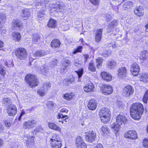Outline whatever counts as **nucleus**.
<instances>
[{"mask_svg": "<svg viewBox=\"0 0 148 148\" xmlns=\"http://www.w3.org/2000/svg\"><path fill=\"white\" fill-rule=\"evenodd\" d=\"M148 58V53L146 51H144L140 53V58L142 60V61L145 60Z\"/></svg>", "mask_w": 148, "mask_h": 148, "instance_id": "31", "label": "nucleus"}, {"mask_svg": "<svg viewBox=\"0 0 148 148\" xmlns=\"http://www.w3.org/2000/svg\"><path fill=\"white\" fill-rule=\"evenodd\" d=\"M94 86L92 83H89L87 84L84 88V89L85 92H92L94 91Z\"/></svg>", "mask_w": 148, "mask_h": 148, "instance_id": "21", "label": "nucleus"}, {"mask_svg": "<svg viewBox=\"0 0 148 148\" xmlns=\"http://www.w3.org/2000/svg\"><path fill=\"white\" fill-rule=\"evenodd\" d=\"M148 100V90H147L145 92L143 97V102L145 103L147 102Z\"/></svg>", "mask_w": 148, "mask_h": 148, "instance_id": "49", "label": "nucleus"}, {"mask_svg": "<svg viewBox=\"0 0 148 148\" xmlns=\"http://www.w3.org/2000/svg\"><path fill=\"white\" fill-rule=\"evenodd\" d=\"M48 126L50 129L60 132H61L60 128L53 123H49L48 124Z\"/></svg>", "mask_w": 148, "mask_h": 148, "instance_id": "27", "label": "nucleus"}, {"mask_svg": "<svg viewBox=\"0 0 148 148\" xmlns=\"http://www.w3.org/2000/svg\"><path fill=\"white\" fill-rule=\"evenodd\" d=\"M134 12L137 16H140L144 14V10L141 6H137L134 9Z\"/></svg>", "mask_w": 148, "mask_h": 148, "instance_id": "17", "label": "nucleus"}, {"mask_svg": "<svg viewBox=\"0 0 148 148\" xmlns=\"http://www.w3.org/2000/svg\"><path fill=\"white\" fill-rule=\"evenodd\" d=\"M85 140L88 142L91 143L94 141L96 138V133L92 130L85 132Z\"/></svg>", "mask_w": 148, "mask_h": 148, "instance_id": "5", "label": "nucleus"}, {"mask_svg": "<svg viewBox=\"0 0 148 148\" xmlns=\"http://www.w3.org/2000/svg\"><path fill=\"white\" fill-rule=\"evenodd\" d=\"M76 145L77 148H80V147L82 144L83 143H85L82 138L80 136H77L76 139Z\"/></svg>", "mask_w": 148, "mask_h": 148, "instance_id": "26", "label": "nucleus"}, {"mask_svg": "<svg viewBox=\"0 0 148 148\" xmlns=\"http://www.w3.org/2000/svg\"><path fill=\"white\" fill-rule=\"evenodd\" d=\"M120 125L116 122L111 125V127L115 132H118L120 129Z\"/></svg>", "mask_w": 148, "mask_h": 148, "instance_id": "25", "label": "nucleus"}, {"mask_svg": "<svg viewBox=\"0 0 148 148\" xmlns=\"http://www.w3.org/2000/svg\"><path fill=\"white\" fill-rule=\"evenodd\" d=\"M51 146L53 148H60L62 146L61 140L58 141H54L52 143H50Z\"/></svg>", "mask_w": 148, "mask_h": 148, "instance_id": "29", "label": "nucleus"}, {"mask_svg": "<svg viewBox=\"0 0 148 148\" xmlns=\"http://www.w3.org/2000/svg\"><path fill=\"white\" fill-rule=\"evenodd\" d=\"M101 76L103 79L107 81H109L112 79L111 75L108 73L105 72H103L101 73Z\"/></svg>", "mask_w": 148, "mask_h": 148, "instance_id": "20", "label": "nucleus"}, {"mask_svg": "<svg viewBox=\"0 0 148 148\" xmlns=\"http://www.w3.org/2000/svg\"><path fill=\"white\" fill-rule=\"evenodd\" d=\"M40 40V37L38 34L33 35L32 38V41L34 43H36Z\"/></svg>", "mask_w": 148, "mask_h": 148, "instance_id": "41", "label": "nucleus"}, {"mask_svg": "<svg viewBox=\"0 0 148 148\" xmlns=\"http://www.w3.org/2000/svg\"><path fill=\"white\" fill-rule=\"evenodd\" d=\"M90 2L93 4L97 5L99 4V0H89Z\"/></svg>", "mask_w": 148, "mask_h": 148, "instance_id": "53", "label": "nucleus"}, {"mask_svg": "<svg viewBox=\"0 0 148 148\" xmlns=\"http://www.w3.org/2000/svg\"><path fill=\"white\" fill-rule=\"evenodd\" d=\"M117 75L121 77H125L127 73V70L125 67H122L120 68L118 71Z\"/></svg>", "mask_w": 148, "mask_h": 148, "instance_id": "18", "label": "nucleus"}, {"mask_svg": "<svg viewBox=\"0 0 148 148\" xmlns=\"http://www.w3.org/2000/svg\"><path fill=\"white\" fill-rule=\"evenodd\" d=\"M17 110L16 106L12 104L8 106L7 108V113L10 116H14L17 113Z\"/></svg>", "mask_w": 148, "mask_h": 148, "instance_id": "8", "label": "nucleus"}, {"mask_svg": "<svg viewBox=\"0 0 148 148\" xmlns=\"http://www.w3.org/2000/svg\"><path fill=\"white\" fill-rule=\"evenodd\" d=\"M34 137L33 136H24L23 139L26 142L25 143L27 147H29L34 145Z\"/></svg>", "mask_w": 148, "mask_h": 148, "instance_id": "14", "label": "nucleus"}, {"mask_svg": "<svg viewBox=\"0 0 148 148\" xmlns=\"http://www.w3.org/2000/svg\"><path fill=\"white\" fill-rule=\"evenodd\" d=\"M67 66H68L65 64V63H63L61 67V69H63V70L65 71V70H66V67Z\"/></svg>", "mask_w": 148, "mask_h": 148, "instance_id": "64", "label": "nucleus"}, {"mask_svg": "<svg viewBox=\"0 0 148 148\" xmlns=\"http://www.w3.org/2000/svg\"><path fill=\"white\" fill-rule=\"evenodd\" d=\"M143 145L146 147L148 146V139L145 138L144 139L143 141Z\"/></svg>", "mask_w": 148, "mask_h": 148, "instance_id": "54", "label": "nucleus"}, {"mask_svg": "<svg viewBox=\"0 0 148 148\" xmlns=\"http://www.w3.org/2000/svg\"><path fill=\"white\" fill-rule=\"evenodd\" d=\"M51 83L49 82H45L44 83L43 88L44 90H47L51 87Z\"/></svg>", "mask_w": 148, "mask_h": 148, "instance_id": "44", "label": "nucleus"}, {"mask_svg": "<svg viewBox=\"0 0 148 148\" xmlns=\"http://www.w3.org/2000/svg\"><path fill=\"white\" fill-rule=\"evenodd\" d=\"M117 105L118 108H122L124 106L122 102L119 101L117 103Z\"/></svg>", "mask_w": 148, "mask_h": 148, "instance_id": "58", "label": "nucleus"}, {"mask_svg": "<svg viewBox=\"0 0 148 148\" xmlns=\"http://www.w3.org/2000/svg\"><path fill=\"white\" fill-rule=\"evenodd\" d=\"M25 80L31 88L37 86L39 83L36 76L29 74L26 75Z\"/></svg>", "mask_w": 148, "mask_h": 148, "instance_id": "3", "label": "nucleus"}, {"mask_svg": "<svg viewBox=\"0 0 148 148\" xmlns=\"http://www.w3.org/2000/svg\"><path fill=\"white\" fill-rule=\"evenodd\" d=\"M36 121L35 120L28 121L25 122L23 124V128L25 129H30L34 126Z\"/></svg>", "mask_w": 148, "mask_h": 148, "instance_id": "13", "label": "nucleus"}, {"mask_svg": "<svg viewBox=\"0 0 148 148\" xmlns=\"http://www.w3.org/2000/svg\"><path fill=\"white\" fill-rule=\"evenodd\" d=\"M82 47V46H79L77 47V48L73 51V53L75 54L77 52H81Z\"/></svg>", "mask_w": 148, "mask_h": 148, "instance_id": "51", "label": "nucleus"}, {"mask_svg": "<svg viewBox=\"0 0 148 148\" xmlns=\"http://www.w3.org/2000/svg\"><path fill=\"white\" fill-rule=\"evenodd\" d=\"M124 136L126 138L132 140L136 139L137 137L136 132L133 130L127 131L125 133Z\"/></svg>", "mask_w": 148, "mask_h": 148, "instance_id": "9", "label": "nucleus"}, {"mask_svg": "<svg viewBox=\"0 0 148 148\" xmlns=\"http://www.w3.org/2000/svg\"><path fill=\"white\" fill-rule=\"evenodd\" d=\"M97 106V103L96 100L94 99H91L88 102L87 107L88 109L90 110H93L96 108Z\"/></svg>", "mask_w": 148, "mask_h": 148, "instance_id": "12", "label": "nucleus"}, {"mask_svg": "<svg viewBox=\"0 0 148 148\" xmlns=\"http://www.w3.org/2000/svg\"><path fill=\"white\" fill-rule=\"evenodd\" d=\"M49 6L51 8L56 10L58 9L62 10L63 8V6L61 5L59 2L56 3H54L53 2H51L49 4Z\"/></svg>", "mask_w": 148, "mask_h": 148, "instance_id": "23", "label": "nucleus"}, {"mask_svg": "<svg viewBox=\"0 0 148 148\" xmlns=\"http://www.w3.org/2000/svg\"><path fill=\"white\" fill-rule=\"evenodd\" d=\"M113 28L109 24L107 28V32L108 33H110L113 30Z\"/></svg>", "mask_w": 148, "mask_h": 148, "instance_id": "57", "label": "nucleus"}, {"mask_svg": "<svg viewBox=\"0 0 148 148\" xmlns=\"http://www.w3.org/2000/svg\"><path fill=\"white\" fill-rule=\"evenodd\" d=\"M104 17L106 19V21L107 22L110 21L111 18V16L108 14L106 15Z\"/></svg>", "mask_w": 148, "mask_h": 148, "instance_id": "61", "label": "nucleus"}, {"mask_svg": "<svg viewBox=\"0 0 148 148\" xmlns=\"http://www.w3.org/2000/svg\"><path fill=\"white\" fill-rule=\"evenodd\" d=\"M101 133L103 135H106L109 133L110 130L106 126H102L101 128Z\"/></svg>", "mask_w": 148, "mask_h": 148, "instance_id": "32", "label": "nucleus"}, {"mask_svg": "<svg viewBox=\"0 0 148 148\" xmlns=\"http://www.w3.org/2000/svg\"><path fill=\"white\" fill-rule=\"evenodd\" d=\"M15 53L17 58L21 60H23L26 59L27 56L26 50L23 48L17 49Z\"/></svg>", "mask_w": 148, "mask_h": 148, "instance_id": "4", "label": "nucleus"}, {"mask_svg": "<svg viewBox=\"0 0 148 148\" xmlns=\"http://www.w3.org/2000/svg\"><path fill=\"white\" fill-rule=\"evenodd\" d=\"M3 103L6 105L9 106L12 105L10 99L8 98H4L3 99Z\"/></svg>", "mask_w": 148, "mask_h": 148, "instance_id": "48", "label": "nucleus"}, {"mask_svg": "<svg viewBox=\"0 0 148 148\" xmlns=\"http://www.w3.org/2000/svg\"><path fill=\"white\" fill-rule=\"evenodd\" d=\"M71 63V62L70 60L67 59H65L63 63H65V64L68 66Z\"/></svg>", "mask_w": 148, "mask_h": 148, "instance_id": "60", "label": "nucleus"}, {"mask_svg": "<svg viewBox=\"0 0 148 148\" xmlns=\"http://www.w3.org/2000/svg\"><path fill=\"white\" fill-rule=\"evenodd\" d=\"M144 108L142 104L138 103H133L130 108V114L133 119L138 120L141 117Z\"/></svg>", "mask_w": 148, "mask_h": 148, "instance_id": "1", "label": "nucleus"}, {"mask_svg": "<svg viewBox=\"0 0 148 148\" xmlns=\"http://www.w3.org/2000/svg\"><path fill=\"white\" fill-rule=\"evenodd\" d=\"M140 67L136 63H134L131 66L130 71L134 76L137 75L140 71Z\"/></svg>", "mask_w": 148, "mask_h": 148, "instance_id": "10", "label": "nucleus"}, {"mask_svg": "<svg viewBox=\"0 0 148 148\" xmlns=\"http://www.w3.org/2000/svg\"><path fill=\"white\" fill-rule=\"evenodd\" d=\"M41 70L43 75H45L49 71V69L45 66H42L40 67Z\"/></svg>", "mask_w": 148, "mask_h": 148, "instance_id": "39", "label": "nucleus"}, {"mask_svg": "<svg viewBox=\"0 0 148 148\" xmlns=\"http://www.w3.org/2000/svg\"><path fill=\"white\" fill-rule=\"evenodd\" d=\"M117 24V23L116 20H114L112 21L111 23L110 24L113 28L115 26H116Z\"/></svg>", "mask_w": 148, "mask_h": 148, "instance_id": "55", "label": "nucleus"}, {"mask_svg": "<svg viewBox=\"0 0 148 148\" xmlns=\"http://www.w3.org/2000/svg\"><path fill=\"white\" fill-rule=\"evenodd\" d=\"M37 92L41 96H43L45 95V92L44 91H42V90H38L37 91Z\"/></svg>", "mask_w": 148, "mask_h": 148, "instance_id": "59", "label": "nucleus"}, {"mask_svg": "<svg viewBox=\"0 0 148 148\" xmlns=\"http://www.w3.org/2000/svg\"><path fill=\"white\" fill-rule=\"evenodd\" d=\"M12 39L16 41H19L21 38V36L20 33L17 32H14L12 34Z\"/></svg>", "mask_w": 148, "mask_h": 148, "instance_id": "24", "label": "nucleus"}, {"mask_svg": "<svg viewBox=\"0 0 148 148\" xmlns=\"http://www.w3.org/2000/svg\"><path fill=\"white\" fill-rule=\"evenodd\" d=\"M111 52L110 51L108 50L107 51H105L104 53H103L101 54V55L105 57H107L110 56L111 54Z\"/></svg>", "mask_w": 148, "mask_h": 148, "instance_id": "50", "label": "nucleus"}, {"mask_svg": "<svg viewBox=\"0 0 148 148\" xmlns=\"http://www.w3.org/2000/svg\"><path fill=\"white\" fill-rule=\"evenodd\" d=\"M4 64L8 68L10 67L13 66L12 62L8 61V62L7 61H5Z\"/></svg>", "mask_w": 148, "mask_h": 148, "instance_id": "52", "label": "nucleus"}, {"mask_svg": "<svg viewBox=\"0 0 148 148\" xmlns=\"http://www.w3.org/2000/svg\"><path fill=\"white\" fill-rule=\"evenodd\" d=\"M88 69L89 70L92 72H95L96 69L93 62H91L89 64Z\"/></svg>", "mask_w": 148, "mask_h": 148, "instance_id": "42", "label": "nucleus"}, {"mask_svg": "<svg viewBox=\"0 0 148 148\" xmlns=\"http://www.w3.org/2000/svg\"><path fill=\"white\" fill-rule=\"evenodd\" d=\"M12 26L15 29H20L23 27L22 23L20 20H14L12 21Z\"/></svg>", "mask_w": 148, "mask_h": 148, "instance_id": "11", "label": "nucleus"}, {"mask_svg": "<svg viewBox=\"0 0 148 148\" xmlns=\"http://www.w3.org/2000/svg\"><path fill=\"white\" fill-rule=\"evenodd\" d=\"M107 66L108 68L110 69H113L116 67V64L114 61L112 60L107 62Z\"/></svg>", "mask_w": 148, "mask_h": 148, "instance_id": "30", "label": "nucleus"}, {"mask_svg": "<svg viewBox=\"0 0 148 148\" xmlns=\"http://www.w3.org/2000/svg\"><path fill=\"white\" fill-rule=\"evenodd\" d=\"M103 29H97L95 34V41L96 42H98L101 40L102 38Z\"/></svg>", "mask_w": 148, "mask_h": 148, "instance_id": "16", "label": "nucleus"}, {"mask_svg": "<svg viewBox=\"0 0 148 148\" xmlns=\"http://www.w3.org/2000/svg\"><path fill=\"white\" fill-rule=\"evenodd\" d=\"M134 92L133 88L130 85H127L124 88L123 90V95L126 97H130Z\"/></svg>", "mask_w": 148, "mask_h": 148, "instance_id": "6", "label": "nucleus"}, {"mask_svg": "<svg viewBox=\"0 0 148 148\" xmlns=\"http://www.w3.org/2000/svg\"><path fill=\"white\" fill-rule=\"evenodd\" d=\"M25 114V111L23 110H22L21 113L20 115L18 118V120L19 121H20L21 119V117Z\"/></svg>", "mask_w": 148, "mask_h": 148, "instance_id": "62", "label": "nucleus"}, {"mask_svg": "<svg viewBox=\"0 0 148 148\" xmlns=\"http://www.w3.org/2000/svg\"><path fill=\"white\" fill-rule=\"evenodd\" d=\"M96 62L97 63V66L99 68L101 66V64L102 62V59L100 58H98L96 59Z\"/></svg>", "mask_w": 148, "mask_h": 148, "instance_id": "46", "label": "nucleus"}, {"mask_svg": "<svg viewBox=\"0 0 148 148\" xmlns=\"http://www.w3.org/2000/svg\"><path fill=\"white\" fill-rule=\"evenodd\" d=\"M127 121L125 116L122 114H119L116 117V122L121 125L124 124Z\"/></svg>", "mask_w": 148, "mask_h": 148, "instance_id": "15", "label": "nucleus"}, {"mask_svg": "<svg viewBox=\"0 0 148 148\" xmlns=\"http://www.w3.org/2000/svg\"><path fill=\"white\" fill-rule=\"evenodd\" d=\"M101 90L102 92L106 95L111 94L113 91L112 87L110 85L106 84L102 85L101 87Z\"/></svg>", "mask_w": 148, "mask_h": 148, "instance_id": "7", "label": "nucleus"}, {"mask_svg": "<svg viewBox=\"0 0 148 148\" xmlns=\"http://www.w3.org/2000/svg\"><path fill=\"white\" fill-rule=\"evenodd\" d=\"M99 116L102 122L108 123L110 119V112L109 109L107 108H102L99 112Z\"/></svg>", "mask_w": 148, "mask_h": 148, "instance_id": "2", "label": "nucleus"}, {"mask_svg": "<svg viewBox=\"0 0 148 148\" xmlns=\"http://www.w3.org/2000/svg\"><path fill=\"white\" fill-rule=\"evenodd\" d=\"M75 72L76 73L78 76V80L80 81V79L82 77L83 72V69L82 68H81L78 71H76Z\"/></svg>", "mask_w": 148, "mask_h": 148, "instance_id": "45", "label": "nucleus"}, {"mask_svg": "<svg viewBox=\"0 0 148 148\" xmlns=\"http://www.w3.org/2000/svg\"><path fill=\"white\" fill-rule=\"evenodd\" d=\"M68 120V116L67 115H64V116L63 119L62 120V123H64V121H65L66 123L67 122V120Z\"/></svg>", "mask_w": 148, "mask_h": 148, "instance_id": "56", "label": "nucleus"}, {"mask_svg": "<svg viewBox=\"0 0 148 148\" xmlns=\"http://www.w3.org/2000/svg\"><path fill=\"white\" fill-rule=\"evenodd\" d=\"M39 0H38V1L36 3V4L45 8L46 7L49 1V0H41L40 2H39Z\"/></svg>", "mask_w": 148, "mask_h": 148, "instance_id": "33", "label": "nucleus"}, {"mask_svg": "<svg viewBox=\"0 0 148 148\" xmlns=\"http://www.w3.org/2000/svg\"><path fill=\"white\" fill-rule=\"evenodd\" d=\"M46 54V52L44 50H38L36 51L33 55V58L36 59L37 57L45 56Z\"/></svg>", "mask_w": 148, "mask_h": 148, "instance_id": "19", "label": "nucleus"}, {"mask_svg": "<svg viewBox=\"0 0 148 148\" xmlns=\"http://www.w3.org/2000/svg\"><path fill=\"white\" fill-rule=\"evenodd\" d=\"M74 78L72 77L71 78H70L69 79H66L64 80L63 82H65L64 84L66 85H68L69 84H71L74 81Z\"/></svg>", "mask_w": 148, "mask_h": 148, "instance_id": "43", "label": "nucleus"}, {"mask_svg": "<svg viewBox=\"0 0 148 148\" xmlns=\"http://www.w3.org/2000/svg\"><path fill=\"white\" fill-rule=\"evenodd\" d=\"M56 21L53 19L51 18L49 20L47 25L49 27L54 28L56 26Z\"/></svg>", "mask_w": 148, "mask_h": 148, "instance_id": "35", "label": "nucleus"}, {"mask_svg": "<svg viewBox=\"0 0 148 148\" xmlns=\"http://www.w3.org/2000/svg\"><path fill=\"white\" fill-rule=\"evenodd\" d=\"M7 71L3 65L0 64V74L1 75L4 76L7 73Z\"/></svg>", "mask_w": 148, "mask_h": 148, "instance_id": "37", "label": "nucleus"}, {"mask_svg": "<svg viewBox=\"0 0 148 148\" xmlns=\"http://www.w3.org/2000/svg\"><path fill=\"white\" fill-rule=\"evenodd\" d=\"M34 131L35 133H36L38 132H41L43 133L44 132V130L43 128L41 127V126H38L34 129Z\"/></svg>", "mask_w": 148, "mask_h": 148, "instance_id": "47", "label": "nucleus"}, {"mask_svg": "<svg viewBox=\"0 0 148 148\" xmlns=\"http://www.w3.org/2000/svg\"><path fill=\"white\" fill-rule=\"evenodd\" d=\"M61 140L58 134H52L50 141L51 143H52L54 141H58Z\"/></svg>", "mask_w": 148, "mask_h": 148, "instance_id": "34", "label": "nucleus"}, {"mask_svg": "<svg viewBox=\"0 0 148 148\" xmlns=\"http://www.w3.org/2000/svg\"><path fill=\"white\" fill-rule=\"evenodd\" d=\"M140 80L143 82H148V74H143L140 78Z\"/></svg>", "mask_w": 148, "mask_h": 148, "instance_id": "38", "label": "nucleus"}, {"mask_svg": "<svg viewBox=\"0 0 148 148\" xmlns=\"http://www.w3.org/2000/svg\"><path fill=\"white\" fill-rule=\"evenodd\" d=\"M73 96V94L72 93H68L64 95V98L67 100H69L72 98Z\"/></svg>", "mask_w": 148, "mask_h": 148, "instance_id": "40", "label": "nucleus"}, {"mask_svg": "<svg viewBox=\"0 0 148 148\" xmlns=\"http://www.w3.org/2000/svg\"><path fill=\"white\" fill-rule=\"evenodd\" d=\"M60 42L59 40L54 39L51 42V46L52 47L57 48L59 47L60 45Z\"/></svg>", "mask_w": 148, "mask_h": 148, "instance_id": "28", "label": "nucleus"}, {"mask_svg": "<svg viewBox=\"0 0 148 148\" xmlns=\"http://www.w3.org/2000/svg\"><path fill=\"white\" fill-rule=\"evenodd\" d=\"M6 17L5 14L2 12L0 11V33L1 34L3 35L2 33L3 32H1L2 29H1V25L2 24L4 23L5 22Z\"/></svg>", "mask_w": 148, "mask_h": 148, "instance_id": "22", "label": "nucleus"}, {"mask_svg": "<svg viewBox=\"0 0 148 148\" xmlns=\"http://www.w3.org/2000/svg\"><path fill=\"white\" fill-rule=\"evenodd\" d=\"M21 16L23 17H29L30 16V13L27 9H25L22 11Z\"/></svg>", "mask_w": 148, "mask_h": 148, "instance_id": "36", "label": "nucleus"}, {"mask_svg": "<svg viewBox=\"0 0 148 148\" xmlns=\"http://www.w3.org/2000/svg\"><path fill=\"white\" fill-rule=\"evenodd\" d=\"M64 116L60 113H59L57 116V118L58 119H60L61 118L62 119H63Z\"/></svg>", "mask_w": 148, "mask_h": 148, "instance_id": "63", "label": "nucleus"}]
</instances>
